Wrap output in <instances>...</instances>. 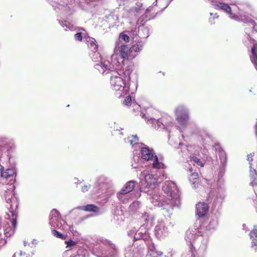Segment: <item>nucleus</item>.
<instances>
[{"mask_svg":"<svg viewBox=\"0 0 257 257\" xmlns=\"http://www.w3.org/2000/svg\"><path fill=\"white\" fill-rule=\"evenodd\" d=\"M214 18H218V16L217 15V14H215L214 15Z\"/></svg>","mask_w":257,"mask_h":257,"instance_id":"4c0bfd02","label":"nucleus"},{"mask_svg":"<svg viewBox=\"0 0 257 257\" xmlns=\"http://www.w3.org/2000/svg\"><path fill=\"white\" fill-rule=\"evenodd\" d=\"M18 255H19L20 256H22V255H23V251H20L18 253ZM24 255H25V254H24Z\"/></svg>","mask_w":257,"mask_h":257,"instance_id":"c9c22d12","label":"nucleus"},{"mask_svg":"<svg viewBox=\"0 0 257 257\" xmlns=\"http://www.w3.org/2000/svg\"><path fill=\"white\" fill-rule=\"evenodd\" d=\"M132 103V98L130 96H127L123 101V104L126 105H130Z\"/></svg>","mask_w":257,"mask_h":257,"instance_id":"393cba45","label":"nucleus"},{"mask_svg":"<svg viewBox=\"0 0 257 257\" xmlns=\"http://www.w3.org/2000/svg\"><path fill=\"white\" fill-rule=\"evenodd\" d=\"M135 183L133 181L127 182L121 189L119 194L125 195L128 193L132 192L135 188Z\"/></svg>","mask_w":257,"mask_h":257,"instance_id":"9b49d317","label":"nucleus"},{"mask_svg":"<svg viewBox=\"0 0 257 257\" xmlns=\"http://www.w3.org/2000/svg\"><path fill=\"white\" fill-rule=\"evenodd\" d=\"M16 256H17V253H15L13 255V257H16Z\"/></svg>","mask_w":257,"mask_h":257,"instance_id":"58836bf2","label":"nucleus"},{"mask_svg":"<svg viewBox=\"0 0 257 257\" xmlns=\"http://www.w3.org/2000/svg\"><path fill=\"white\" fill-rule=\"evenodd\" d=\"M191 160L195 162L198 165L201 166V167H204V164L202 162L200 159L198 158L197 157L194 155H192L191 156Z\"/></svg>","mask_w":257,"mask_h":257,"instance_id":"aec40b11","label":"nucleus"},{"mask_svg":"<svg viewBox=\"0 0 257 257\" xmlns=\"http://www.w3.org/2000/svg\"><path fill=\"white\" fill-rule=\"evenodd\" d=\"M8 156L9 157V160H10L11 158L12 157L11 155H10V153H9Z\"/></svg>","mask_w":257,"mask_h":257,"instance_id":"e433bc0d","label":"nucleus"},{"mask_svg":"<svg viewBox=\"0 0 257 257\" xmlns=\"http://www.w3.org/2000/svg\"><path fill=\"white\" fill-rule=\"evenodd\" d=\"M119 38L122 39L125 42L128 43L130 42V37L123 33H121L119 35Z\"/></svg>","mask_w":257,"mask_h":257,"instance_id":"5701e85b","label":"nucleus"},{"mask_svg":"<svg viewBox=\"0 0 257 257\" xmlns=\"http://www.w3.org/2000/svg\"><path fill=\"white\" fill-rule=\"evenodd\" d=\"M15 189V187L13 184H10L8 186L7 190L5 191L4 195L5 196L6 199L7 201V202H9V201H12L13 199H15L14 197V190Z\"/></svg>","mask_w":257,"mask_h":257,"instance_id":"9d476101","label":"nucleus"},{"mask_svg":"<svg viewBox=\"0 0 257 257\" xmlns=\"http://www.w3.org/2000/svg\"><path fill=\"white\" fill-rule=\"evenodd\" d=\"M18 214L9 215V219L12 223V227L16 229L17 226Z\"/></svg>","mask_w":257,"mask_h":257,"instance_id":"f3484780","label":"nucleus"},{"mask_svg":"<svg viewBox=\"0 0 257 257\" xmlns=\"http://www.w3.org/2000/svg\"><path fill=\"white\" fill-rule=\"evenodd\" d=\"M216 6L219 9L224 11L225 12H226L228 14H230L231 12V8L228 5H227L226 4H224L222 3H219V4H217Z\"/></svg>","mask_w":257,"mask_h":257,"instance_id":"4468645a","label":"nucleus"},{"mask_svg":"<svg viewBox=\"0 0 257 257\" xmlns=\"http://www.w3.org/2000/svg\"><path fill=\"white\" fill-rule=\"evenodd\" d=\"M52 233L54 236H55L57 238H61L62 239H65L66 238V235L62 234V233L57 231L56 230H52Z\"/></svg>","mask_w":257,"mask_h":257,"instance_id":"412c9836","label":"nucleus"},{"mask_svg":"<svg viewBox=\"0 0 257 257\" xmlns=\"http://www.w3.org/2000/svg\"><path fill=\"white\" fill-rule=\"evenodd\" d=\"M252 247H253L255 249H257V240L254 239L252 242Z\"/></svg>","mask_w":257,"mask_h":257,"instance_id":"2f4dec72","label":"nucleus"},{"mask_svg":"<svg viewBox=\"0 0 257 257\" xmlns=\"http://www.w3.org/2000/svg\"><path fill=\"white\" fill-rule=\"evenodd\" d=\"M90 187V185L89 184H83L82 186H81V191L83 192H87L88 191V190L89 189Z\"/></svg>","mask_w":257,"mask_h":257,"instance_id":"a878e982","label":"nucleus"},{"mask_svg":"<svg viewBox=\"0 0 257 257\" xmlns=\"http://www.w3.org/2000/svg\"><path fill=\"white\" fill-rule=\"evenodd\" d=\"M0 172L1 177L4 179H11L13 181L16 175V171L15 168H8L5 169L3 166L0 165Z\"/></svg>","mask_w":257,"mask_h":257,"instance_id":"39448f33","label":"nucleus"},{"mask_svg":"<svg viewBox=\"0 0 257 257\" xmlns=\"http://www.w3.org/2000/svg\"><path fill=\"white\" fill-rule=\"evenodd\" d=\"M83 210L87 211L97 212L98 208L93 204H88L84 206Z\"/></svg>","mask_w":257,"mask_h":257,"instance_id":"a211bd4d","label":"nucleus"},{"mask_svg":"<svg viewBox=\"0 0 257 257\" xmlns=\"http://www.w3.org/2000/svg\"><path fill=\"white\" fill-rule=\"evenodd\" d=\"M197 214L200 216H203L208 211V206L204 202H199L196 205Z\"/></svg>","mask_w":257,"mask_h":257,"instance_id":"6e6552de","label":"nucleus"},{"mask_svg":"<svg viewBox=\"0 0 257 257\" xmlns=\"http://www.w3.org/2000/svg\"><path fill=\"white\" fill-rule=\"evenodd\" d=\"M156 234L158 236H161L163 234V231L161 230V226H157L156 228Z\"/></svg>","mask_w":257,"mask_h":257,"instance_id":"c85d7f7f","label":"nucleus"},{"mask_svg":"<svg viewBox=\"0 0 257 257\" xmlns=\"http://www.w3.org/2000/svg\"><path fill=\"white\" fill-rule=\"evenodd\" d=\"M251 60L252 62L257 67V55L252 56V57L251 58Z\"/></svg>","mask_w":257,"mask_h":257,"instance_id":"c756f323","label":"nucleus"},{"mask_svg":"<svg viewBox=\"0 0 257 257\" xmlns=\"http://www.w3.org/2000/svg\"><path fill=\"white\" fill-rule=\"evenodd\" d=\"M9 203H11L10 207H9V211L11 215L18 214V202L16 199H13L12 201H9Z\"/></svg>","mask_w":257,"mask_h":257,"instance_id":"ddd939ff","label":"nucleus"},{"mask_svg":"<svg viewBox=\"0 0 257 257\" xmlns=\"http://www.w3.org/2000/svg\"><path fill=\"white\" fill-rule=\"evenodd\" d=\"M177 120L181 125H185L189 119L188 111L183 106H179L176 109Z\"/></svg>","mask_w":257,"mask_h":257,"instance_id":"7ed1b4c3","label":"nucleus"},{"mask_svg":"<svg viewBox=\"0 0 257 257\" xmlns=\"http://www.w3.org/2000/svg\"><path fill=\"white\" fill-rule=\"evenodd\" d=\"M141 151L142 158L145 160H150L154 157L153 150L148 147H142Z\"/></svg>","mask_w":257,"mask_h":257,"instance_id":"1a4fd4ad","label":"nucleus"},{"mask_svg":"<svg viewBox=\"0 0 257 257\" xmlns=\"http://www.w3.org/2000/svg\"><path fill=\"white\" fill-rule=\"evenodd\" d=\"M250 235L251 238H253L254 239L257 238V229H253L250 232Z\"/></svg>","mask_w":257,"mask_h":257,"instance_id":"cd10ccee","label":"nucleus"},{"mask_svg":"<svg viewBox=\"0 0 257 257\" xmlns=\"http://www.w3.org/2000/svg\"><path fill=\"white\" fill-rule=\"evenodd\" d=\"M74 38L75 39V40L78 41H82V33H80V32H79V33H77L75 35H74Z\"/></svg>","mask_w":257,"mask_h":257,"instance_id":"bb28decb","label":"nucleus"},{"mask_svg":"<svg viewBox=\"0 0 257 257\" xmlns=\"http://www.w3.org/2000/svg\"><path fill=\"white\" fill-rule=\"evenodd\" d=\"M139 142V138L137 136H132L129 138V143L131 145H134Z\"/></svg>","mask_w":257,"mask_h":257,"instance_id":"4be33fe9","label":"nucleus"},{"mask_svg":"<svg viewBox=\"0 0 257 257\" xmlns=\"http://www.w3.org/2000/svg\"><path fill=\"white\" fill-rule=\"evenodd\" d=\"M162 190L166 194L165 202L171 206H174L179 203L180 199L178 191L176 185L172 182H165Z\"/></svg>","mask_w":257,"mask_h":257,"instance_id":"f03ea898","label":"nucleus"},{"mask_svg":"<svg viewBox=\"0 0 257 257\" xmlns=\"http://www.w3.org/2000/svg\"><path fill=\"white\" fill-rule=\"evenodd\" d=\"M124 73L121 71H111L110 83L112 89L115 91L118 97L123 94V89L125 86Z\"/></svg>","mask_w":257,"mask_h":257,"instance_id":"f257e3e1","label":"nucleus"},{"mask_svg":"<svg viewBox=\"0 0 257 257\" xmlns=\"http://www.w3.org/2000/svg\"><path fill=\"white\" fill-rule=\"evenodd\" d=\"M191 176L193 179L197 180L198 178V175L197 173H193L191 174Z\"/></svg>","mask_w":257,"mask_h":257,"instance_id":"473e14b6","label":"nucleus"},{"mask_svg":"<svg viewBox=\"0 0 257 257\" xmlns=\"http://www.w3.org/2000/svg\"><path fill=\"white\" fill-rule=\"evenodd\" d=\"M15 230L16 229L15 228L13 227H11L10 226H8L5 228L4 230V233L7 236L11 237L14 234Z\"/></svg>","mask_w":257,"mask_h":257,"instance_id":"dca6fc26","label":"nucleus"},{"mask_svg":"<svg viewBox=\"0 0 257 257\" xmlns=\"http://www.w3.org/2000/svg\"><path fill=\"white\" fill-rule=\"evenodd\" d=\"M153 168L155 169H160L164 167V164L159 162L158 161V159L157 156H154L153 157Z\"/></svg>","mask_w":257,"mask_h":257,"instance_id":"2eb2a0df","label":"nucleus"},{"mask_svg":"<svg viewBox=\"0 0 257 257\" xmlns=\"http://www.w3.org/2000/svg\"><path fill=\"white\" fill-rule=\"evenodd\" d=\"M145 185L146 187L154 189L158 185L157 179L152 174H148L145 177Z\"/></svg>","mask_w":257,"mask_h":257,"instance_id":"0eeeda50","label":"nucleus"},{"mask_svg":"<svg viewBox=\"0 0 257 257\" xmlns=\"http://www.w3.org/2000/svg\"><path fill=\"white\" fill-rule=\"evenodd\" d=\"M50 224L54 228H60L62 224L60 222L61 220V216L58 211L55 209H52L50 213Z\"/></svg>","mask_w":257,"mask_h":257,"instance_id":"20e7f679","label":"nucleus"},{"mask_svg":"<svg viewBox=\"0 0 257 257\" xmlns=\"http://www.w3.org/2000/svg\"><path fill=\"white\" fill-rule=\"evenodd\" d=\"M0 243H3V244H6L7 243L6 240L3 239L1 234H0Z\"/></svg>","mask_w":257,"mask_h":257,"instance_id":"f704fd0d","label":"nucleus"},{"mask_svg":"<svg viewBox=\"0 0 257 257\" xmlns=\"http://www.w3.org/2000/svg\"><path fill=\"white\" fill-rule=\"evenodd\" d=\"M65 243L66 244V247H70L76 245L77 243V242L70 239L69 240L65 241Z\"/></svg>","mask_w":257,"mask_h":257,"instance_id":"b1692460","label":"nucleus"},{"mask_svg":"<svg viewBox=\"0 0 257 257\" xmlns=\"http://www.w3.org/2000/svg\"><path fill=\"white\" fill-rule=\"evenodd\" d=\"M116 52L123 60L128 59L130 55L131 48L128 45L123 44L115 48Z\"/></svg>","mask_w":257,"mask_h":257,"instance_id":"423d86ee","label":"nucleus"},{"mask_svg":"<svg viewBox=\"0 0 257 257\" xmlns=\"http://www.w3.org/2000/svg\"><path fill=\"white\" fill-rule=\"evenodd\" d=\"M253 156V154H250L248 155L247 156V160L248 161H249L250 162L252 161V160H253V159H252Z\"/></svg>","mask_w":257,"mask_h":257,"instance_id":"72a5a7b5","label":"nucleus"},{"mask_svg":"<svg viewBox=\"0 0 257 257\" xmlns=\"http://www.w3.org/2000/svg\"><path fill=\"white\" fill-rule=\"evenodd\" d=\"M256 48V45H254L252 47L251 49V52L252 56L256 55V52H255Z\"/></svg>","mask_w":257,"mask_h":257,"instance_id":"7c9ffc66","label":"nucleus"},{"mask_svg":"<svg viewBox=\"0 0 257 257\" xmlns=\"http://www.w3.org/2000/svg\"><path fill=\"white\" fill-rule=\"evenodd\" d=\"M143 46V43L141 41H138L136 42L135 44L132 46V48L134 51L138 52L142 50Z\"/></svg>","mask_w":257,"mask_h":257,"instance_id":"6ab92c4d","label":"nucleus"},{"mask_svg":"<svg viewBox=\"0 0 257 257\" xmlns=\"http://www.w3.org/2000/svg\"><path fill=\"white\" fill-rule=\"evenodd\" d=\"M86 43L88 47L93 52H96L98 50V45L95 39L91 37L86 38Z\"/></svg>","mask_w":257,"mask_h":257,"instance_id":"f8f14e48","label":"nucleus"}]
</instances>
